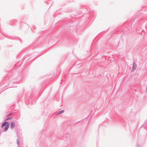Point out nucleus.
Listing matches in <instances>:
<instances>
[{
  "instance_id": "20e7f679",
  "label": "nucleus",
  "mask_w": 147,
  "mask_h": 147,
  "mask_svg": "<svg viewBox=\"0 0 147 147\" xmlns=\"http://www.w3.org/2000/svg\"><path fill=\"white\" fill-rule=\"evenodd\" d=\"M64 111L63 110H62V111H60L58 113V114H62V113H63V112Z\"/></svg>"
},
{
  "instance_id": "f257e3e1",
  "label": "nucleus",
  "mask_w": 147,
  "mask_h": 147,
  "mask_svg": "<svg viewBox=\"0 0 147 147\" xmlns=\"http://www.w3.org/2000/svg\"><path fill=\"white\" fill-rule=\"evenodd\" d=\"M9 124L8 122H4L1 125L2 127H3L5 126V127L4 129V131H6L8 129L9 126Z\"/></svg>"
},
{
  "instance_id": "423d86ee",
  "label": "nucleus",
  "mask_w": 147,
  "mask_h": 147,
  "mask_svg": "<svg viewBox=\"0 0 147 147\" xmlns=\"http://www.w3.org/2000/svg\"><path fill=\"white\" fill-rule=\"evenodd\" d=\"M10 119V118H8L6 120V121L7 120H8L9 119Z\"/></svg>"
},
{
  "instance_id": "f03ea898",
  "label": "nucleus",
  "mask_w": 147,
  "mask_h": 147,
  "mask_svg": "<svg viewBox=\"0 0 147 147\" xmlns=\"http://www.w3.org/2000/svg\"><path fill=\"white\" fill-rule=\"evenodd\" d=\"M15 126V123L14 122H12L10 124V127L11 129H13L14 128Z\"/></svg>"
},
{
  "instance_id": "7ed1b4c3",
  "label": "nucleus",
  "mask_w": 147,
  "mask_h": 147,
  "mask_svg": "<svg viewBox=\"0 0 147 147\" xmlns=\"http://www.w3.org/2000/svg\"><path fill=\"white\" fill-rule=\"evenodd\" d=\"M136 67V65L134 63H133V66L132 67V70L133 71H134Z\"/></svg>"
},
{
  "instance_id": "39448f33",
  "label": "nucleus",
  "mask_w": 147,
  "mask_h": 147,
  "mask_svg": "<svg viewBox=\"0 0 147 147\" xmlns=\"http://www.w3.org/2000/svg\"><path fill=\"white\" fill-rule=\"evenodd\" d=\"M17 144L18 145L19 144V141L18 140H17Z\"/></svg>"
}]
</instances>
